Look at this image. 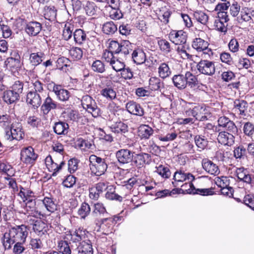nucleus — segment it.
I'll return each instance as SVG.
<instances>
[{
    "instance_id": "4",
    "label": "nucleus",
    "mask_w": 254,
    "mask_h": 254,
    "mask_svg": "<svg viewBox=\"0 0 254 254\" xmlns=\"http://www.w3.org/2000/svg\"><path fill=\"white\" fill-rule=\"evenodd\" d=\"M89 160L91 174L99 177L105 174L108 168V164L105 158L92 154L90 156Z\"/></svg>"
},
{
    "instance_id": "56",
    "label": "nucleus",
    "mask_w": 254,
    "mask_h": 254,
    "mask_svg": "<svg viewBox=\"0 0 254 254\" xmlns=\"http://www.w3.org/2000/svg\"><path fill=\"white\" fill-rule=\"evenodd\" d=\"M160 50L165 54L171 53L172 50L170 43L166 39H161L158 41Z\"/></svg>"
},
{
    "instance_id": "48",
    "label": "nucleus",
    "mask_w": 254,
    "mask_h": 254,
    "mask_svg": "<svg viewBox=\"0 0 254 254\" xmlns=\"http://www.w3.org/2000/svg\"><path fill=\"white\" fill-rule=\"evenodd\" d=\"M194 103L183 101L181 104V111L186 117L192 116Z\"/></svg>"
},
{
    "instance_id": "6",
    "label": "nucleus",
    "mask_w": 254,
    "mask_h": 254,
    "mask_svg": "<svg viewBox=\"0 0 254 254\" xmlns=\"http://www.w3.org/2000/svg\"><path fill=\"white\" fill-rule=\"evenodd\" d=\"M4 65L12 72H18L21 69L22 63L18 50L14 49L10 51L9 57L4 62Z\"/></svg>"
},
{
    "instance_id": "35",
    "label": "nucleus",
    "mask_w": 254,
    "mask_h": 254,
    "mask_svg": "<svg viewBox=\"0 0 254 254\" xmlns=\"http://www.w3.org/2000/svg\"><path fill=\"white\" fill-rule=\"evenodd\" d=\"M138 135L142 139H148L154 133V130L149 125L142 124L138 128Z\"/></svg>"
},
{
    "instance_id": "12",
    "label": "nucleus",
    "mask_w": 254,
    "mask_h": 254,
    "mask_svg": "<svg viewBox=\"0 0 254 254\" xmlns=\"http://www.w3.org/2000/svg\"><path fill=\"white\" fill-rule=\"evenodd\" d=\"M169 40L176 45H183L186 43L187 33L183 30H171L168 34Z\"/></svg>"
},
{
    "instance_id": "64",
    "label": "nucleus",
    "mask_w": 254,
    "mask_h": 254,
    "mask_svg": "<svg viewBox=\"0 0 254 254\" xmlns=\"http://www.w3.org/2000/svg\"><path fill=\"white\" fill-rule=\"evenodd\" d=\"M26 242H15L11 249L13 254H22L26 250Z\"/></svg>"
},
{
    "instance_id": "58",
    "label": "nucleus",
    "mask_w": 254,
    "mask_h": 254,
    "mask_svg": "<svg viewBox=\"0 0 254 254\" xmlns=\"http://www.w3.org/2000/svg\"><path fill=\"white\" fill-rule=\"evenodd\" d=\"M243 131L245 135L253 138L254 136V123L251 122L244 123Z\"/></svg>"
},
{
    "instance_id": "40",
    "label": "nucleus",
    "mask_w": 254,
    "mask_h": 254,
    "mask_svg": "<svg viewBox=\"0 0 254 254\" xmlns=\"http://www.w3.org/2000/svg\"><path fill=\"white\" fill-rule=\"evenodd\" d=\"M106 190L105 196L107 199L122 201L123 197L116 192V188L113 185L107 186Z\"/></svg>"
},
{
    "instance_id": "9",
    "label": "nucleus",
    "mask_w": 254,
    "mask_h": 254,
    "mask_svg": "<svg viewBox=\"0 0 254 254\" xmlns=\"http://www.w3.org/2000/svg\"><path fill=\"white\" fill-rule=\"evenodd\" d=\"M198 72L202 74L212 76L216 72L215 62L207 60L201 59L196 64Z\"/></svg>"
},
{
    "instance_id": "14",
    "label": "nucleus",
    "mask_w": 254,
    "mask_h": 254,
    "mask_svg": "<svg viewBox=\"0 0 254 254\" xmlns=\"http://www.w3.org/2000/svg\"><path fill=\"white\" fill-rule=\"evenodd\" d=\"M234 175L239 182L252 186L254 175L250 174L248 169L244 167H237L235 169Z\"/></svg>"
},
{
    "instance_id": "27",
    "label": "nucleus",
    "mask_w": 254,
    "mask_h": 254,
    "mask_svg": "<svg viewBox=\"0 0 254 254\" xmlns=\"http://www.w3.org/2000/svg\"><path fill=\"white\" fill-rule=\"evenodd\" d=\"M26 102L28 105H30L32 109L36 110L41 105L42 98L39 93L29 91L26 95Z\"/></svg>"
},
{
    "instance_id": "31",
    "label": "nucleus",
    "mask_w": 254,
    "mask_h": 254,
    "mask_svg": "<svg viewBox=\"0 0 254 254\" xmlns=\"http://www.w3.org/2000/svg\"><path fill=\"white\" fill-rule=\"evenodd\" d=\"M201 164L203 169L210 175L217 176L219 174L218 166L208 158L203 159Z\"/></svg>"
},
{
    "instance_id": "2",
    "label": "nucleus",
    "mask_w": 254,
    "mask_h": 254,
    "mask_svg": "<svg viewBox=\"0 0 254 254\" xmlns=\"http://www.w3.org/2000/svg\"><path fill=\"white\" fill-rule=\"evenodd\" d=\"M24 197L21 198L25 202V209L28 215H33L34 212L38 214L40 218H46L47 215L44 212L42 205L37 201L35 193L31 190H28Z\"/></svg>"
},
{
    "instance_id": "36",
    "label": "nucleus",
    "mask_w": 254,
    "mask_h": 254,
    "mask_svg": "<svg viewBox=\"0 0 254 254\" xmlns=\"http://www.w3.org/2000/svg\"><path fill=\"white\" fill-rule=\"evenodd\" d=\"M158 74L159 77L162 79H165L170 76L172 70L168 62H163L159 64L158 67Z\"/></svg>"
},
{
    "instance_id": "49",
    "label": "nucleus",
    "mask_w": 254,
    "mask_h": 254,
    "mask_svg": "<svg viewBox=\"0 0 254 254\" xmlns=\"http://www.w3.org/2000/svg\"><path fill=\"white\" fill-rule=\"evenodd\" d=\"M75 43L78 45H82L87 39V35L84 31L81 29L75 30L73 33Z\"/></svg>"
},
{
    "instance_id": "51",
    "label": "nucleus",
    "mask_w": 254,
    "mask_h": 254,
    "mask_svg": "<svg viewBox=\"0 0 254 254\" xmlns=\"http://www.w3.org/2000/svg\"><path fill=\"white\" fill-rule=\"evenodd\" d=\"M155 169V172L162 178L167 179L171 177V172L168 166L160 164L158 166H156Z\"/></svg>"
},
{
    "instance_id": "8",
    "label": "nucleus",
    "mask_w": 254,
    "mask_h": 254,
    "mask_svg": "<svg viewBox=\"0 0 254 254\" xmlns=\"http://www.w3.org/2000/svg\"><path fill=\"white\" fill-rule=\"evenodd\" d=\"M48 89L54 93L57 99L61 102L67 101L71 95L70 92L64 88L63 85L51 81L47 84Z\"/></svg>"
},
{
    "instance_id": "52",
    "label": "nucleus",
    "mask_w": 254,
    "mask_h": 254,
    "mask_svg": "<svg viewBox=\"0 0 254 254\" xmlns=\"http://www.w3.org/2000/svg\"><path fill=\"white\" fill-rule=\"evenodd\" d=\"M74 29L73 24L70 22L65 23L63 30L62 36L63 39L66 41L70 39L73 35Z\"/></svg>"
},
{
    "instance_id": "16",
    "label": "nucleus",
    "mask_w": 254,
    "mask_h": 254,
    "mask_svg": "<svg viewBox=\"0 0 254 254\" xmlns=\"http://www.w3.org/2000/svg\"><path fill=\"white\" fill-rule=\"evenodd\" d=\"M195 179L194 176L190 173H186L182 169L177 170L174 174L172 185L176 188L185 181H193Z\"/></svg>"
},
{
    "instance_id": "60",
    "label": "nucleus",
    "mask_w": 254,
    "mask_h": 254,
    "mask_svg": "<svg viewBox=\"0 0 254 254\" xmlns=\"http://www.w3.org/2000/svg\"><path fill=\"white\" fill-rule=\"evenodd\" d=\"M84 9L87 15L93 16L96 14L98 7L94 2L88 1L84 5Z\"/></svg>"
},
{
    "instance_id": "11",
    "label": "nucleus",
    "mask_w": 254,
    "mask_h": 254,
    "mask_svg": "<svg viewBox=\"0 0 254 254\" xmlns=\"http://www.w3.org/2000/svg\"><path fill=\"white\" fill-rule=\"evenodd\" d=\"M39 203L43 206L44 212L48 215L54 212L57 209V203L53 196L49 193L48 196H44L43 199H39Z\"/></svg>"
},
{
    "instance_id": "28",
    "label": "nucleus",
    "mask_w": 254,
    "mask_h": 254,
    "mask_svg": "<svg viewBox=\"0 0 254 254\" xmlns=\"http://www.w3.org/2000/svg\"><path fill=\"white\" fill-rule=\"evenodd\" d=\"M217 127H222L229 132H236L237 127L235 123L225 116L220 117L217 120Z\"/></svg>"
},
{
    "instance_id": "33",
    "label": "nucleus",
    "mask_w": 254,
    "mask_h": 254,
    "mask_svg": "<svg viewBox=\"0 0 254 254\" xmlns=\"http://www.w3.org/2000/svg\"><path fill=\"white\" fill-rule=\"evenodd\" d=\"M33 229L37 235L41 237L48 233V226L43 221L36 220L33 224Z\"/></svg>"
},
{
    "instance_id": "22",
    "label": "nucleus",
    "mask_w": 254,
    "mask_h": 254,
    "mask_svg": "<svg viewBox=\"0 0 254 254\" xmlns=\"http://www.w3.org/2000/svg\"><path fill=\"white\" fill-rule=\"evenodd\" d=\"M217 140L218 143L224 146H231L235 143V137L233 134L235 132H229L227 130L218 132Z\"/></svg>"
},
{
    "instance_id": "41",
    "label": "nucleus",
    "mask_w": 254,
    "mask_h": 254,
    "mask_svg": "<svg viewBox=\"0 0 254 254\" xmlns=\"http://www.w3.org/2000/svg\"><path fill=\"white\" fill-rule=\"evenodd\" d=\"M2 98L4 102L10 105L19 100L20 96L9 89L3 92Z\"/></svg>"
},
{
    "instance_id": "21",
    "label": "nucleus",
    "mask_w": 254,
    "mask_h": 254,
    "mask_svg": "<svg viewBox=\"0 0 254 254\" xmlns=\"http://www.w3.org/2000/svg\"><path fill=\"white\" fill-rule=\"evenodd\" d=\"M134 165L138 169H141L151 162V156L148 153L141 152L133 154L132 161Z\"/></svg>"
},
{
    "instance_id": "54",
    "label": "nucleus",
    "mask_w": 254,
    "mask_h": 254,
    "mask_svg": "<svg viewBox=\"0 0 254 254\" xmlns=\"http://www.w3.org/2000/svg\"><path fill=\"white\" fill-rule=\"evenodd\" d=\"M193 16L195 19L201 24L205 25L208 22V15L202 10H196L193 12Z\"/></svg>"
},
{
    "instance_id": "42",
    "label": "nucleus",
    "mask_w": 254,
    "mask_h": 254,
    "mask_svg": "<svg viewBox=\"0 0 254 254\" xmlns=\"http://www.w3.org/2000/svg\"><path fill=\"white\" fill-rule=\"evenodd\" d=\"M172 14V11L169 8L162 7L159 11V13L158 14V19L162 22L163 24L167 25L170 22V18Z\"/></svg>"
},
{
    "instance_id": "55",
    "label": "nucleus",
    "mask_w": 254,
    "mask_h": 254,
    "mask_svg": "<svg viewBox=\"0 0 254 254\" xmlns=\"http://www.w3.org/2000/svg\"><path fill=\"white\" fill-rule=\"evenodd\" d=\"M69 54L74 61H79L83 57V50L79 47H72L69 50Z\"/></svg>"
},
{
    "instance_id": "37",
    "label": "nucleus",
    "mask_w": 254,
    "mask_h": 254,
    "mask_svg": "<svg viewBox=\"0 0 254 254\" xmlns=\"http://www.w3.org/2000/svg\"><path fill=\"white\" fill-rule=\"evenodd\" d=\"M44 17L50 21L56 20L57 15V9L55 6L46 5L43 11Z\"/></svg>"
},
{
    "instance_id": "19",
    "label": "nucleus",
    "mask_w": 254,
    "mask_h": 254,
    "mask_svg": "<svg viewBox=\"0 0 254 254\" xmlns=\"http://www.w3.org/2000/svg\"><path fill=\"white\" fill-rule=\"evenodd\" d=\"M45 161L48 171L52 173V176L54 177L56 176L63 167L65 165L64 161H61L59 164L55 162L50 155L45 158Z\"/></svg>"
},
{
    "instance_id": "63",
    "label": "nucleus",
    "mask_w": 254,
    "mask_h": 254,
    "mask_svg": "<svg viewBox=\"0 0 254 254\" xmlns=\"http://www.w3.org/2000/svg\"><path fill=\"white\" fill-rule=\"evenodd\" d=\"M91 68L94 72L100 73H102L106 71L104 63L99 60H96L93 62Z\"/></svg>"
},
{
    "instance_id": "43",
    "label": "nucleus",
    "mask_w": 254,
    "mask_h": 254,
    "mask_svg": "<svg viewBox=\"0 0 254 254\" xmlns=\"http://www.w3.org/2000/svg\"><path fill=\"white\" fill-rule=\"evenodd\" d=\"M159 77L153 76L149 80V87L152 91H159L164 87V83Z\"/></svg>"
},
{
    "instance_id": "50",
    "label": "nucleus",
    "mask_w": 254,
    "mask_h": 254,
    "mask_svg": "<svg viewBox=\"0 0 254 254\" xmlns=\"http://www.w3.org/2000/svg\"><path fill=\"white\" fill-rule=\"evenodd\" d=\"M248 108V103L244 100L236 99L234 102V109L239 111V115H246Z\"/></svg>"
},
{
    "instance_id": "25",
    "label": "nucleus",
    "mask_w": 254,
    "mask_h": 254,
    "mask_svg": "<svg viewBox=\"0 0 254 254\" xmlns=\"http://www.w3.org/2000/svg\"><path fill=\"white\" fill-rule=\"evenodd\" d=\"M186 78L187 83V86H188L191 89H195L196 88L204 90L206 88V85L199 83L197 75L193 74L190 71H187L186 72Z\"/></svg>"
},
{
    "instance_id": "53",
    "label": "nucleus",
    "mask_w": 254,
    "mask_h": 254,
    "mask_svg": "<svg viewBox=\"0 0 254 254\" xmlns=\"http://www.w3.org/2000/svg\"><path fill=\"white\" fill-rule=\"evenodd\" d=\"M117 30V26L113 21L106 22L102 26L103 32L107 35H113Z\"/></svg>"
},
{
    "instance_id": "13",
    "label": "nucleus",
    "mask_w": 254,
    "mask_h": 254,
    "mask_svg": "<svg viewBox=\"0 0 254 254\" xmlns=\"http://www.w3.org/2000/svg\"><path fill=\"white\" fill-rule=\"evenodd\" d=\"M68 232L72 233L74 232V230H68L65 232L63 239L58 242L57 248L59 254H72L71 248L70 247V244L72 243L70 239H66V237L70 239V237L67 235Z\"/></svg>"
},
{
    "instance_id": "24",
    "label": "nucleus",
    "mask_w": 254,
    "mask_h": 254,
    "mask_svg": "<svg viewBox=\"0 0 254 254\" xmlns=\"http://www.w3.org/2000/svg\"><path fill=\"white\" fill-rule=\"evenodd\" d=\"M58 105L57 102L54 100L48 93L41 106V112L44 115H47L52 110L57 109Z\"/></svg>"
},
{
    "instance_id": "61",
    "label": "nucleus",
    "mask_w": 254,
    "mask_h": 254,
    "mask_svg": "<svg viewBox=\"0 0 254 254\" xmlns=\"http://www.w3.org/2000/svg\"><path fill=\"white\" fill-rule=\"evenodd\" d=\"M220 18H215L213 22V27L216 30L225 34L228 30L227 25L225 26L224 22L221 21Z\"/></svg>"
},
{
    "instance_id": "45",
    "label": "nucleus",
    "mask_w": 254,
    "mask_h": 254,
    "mask_svg": "<svg viewBox=\"0 0 254 254\" xmlns=\"http://www.w3.org/2000/svg\"><path fill=\"white\" fill-rule=\"evenodd\" d=\"M67 117L68 120L73 121L85 124L87 122V119L85 116L80 115L76 110H71L67 114Z\"/></svg>"
},
{
    "instance_id": "59",
    "label": "nucleus",
    "mask_w": 254,
    "mask_h": 254,
    "mask_svg": "<svg viewBox=\"0 0 254 254\" xmlns=\"http://www.w3.org/2000/svg\"><path fill=\"white\" fill-rule=\"evenodd\" d=\"M195 145L200 150H204L208 145L207 138L201 135H196L194 138Z\"/></svg>"
},
{
    "instance_id": "23",
    "label": "nucleus",
    "mask_w": 254,
    "mask_h": 254,
    "mask_svg": "<svg viewBox=\"0 0 254 254\" xmlns=\"http://www.w3.org/2000/svg\"><path fill=\"white\" fill-rule=\"evenodd\" d=\"M239 23H254V9L247 6L242 7L240 15L237 17Z\"/></svg>"
},
{
    "instance_id": "10",
    "label": "nucleus",
    "mask_w": 254,
    "mask_h": 254,
    "mask_svg": "<svg viewBox=\"0 0 254 254\" xmlns=\"http://www.w3.org/2000/svg\"><path fill=\"white\" fill-rule=\"evenodd\" d=\"M24 132L21 126L15 127L13 124L11 125L9 129L5 130L4 137L6 140L11 141L13 140L20 141L24 138Z\"/></svg>"
},
{
    "instance_id": "17",
    "label": "nucleus",
    "mask_w": 254,
    "mask_h": 254,
    "mask_svg": "<svg viewBox=\"0 0 254 254\" xmlns=\"http://www.w3.org/2000/svg\"><path fill=\"white\" fill-rule=\"evenodd\" d=\"M209 45L207 41L200 38H194L191 43L192 48L197 52H202L203 54H207L210 56L213 55V52L211 49L208 48Z\"/></svg>"
},
{
    "instance_id": "20",
    "label": "nucleus",
    "mask_w": 254,
    "mask_h": 254,
    "mask_svg": "<svg viewBox=\"0 0 254 254\" xmlns=\"http://www.w3.org/2000/svg\"><path fill=\"white\" fill-rule=\"evenodd\" d=\"M107 188V183L100 182L96 184L92 187L89 188V197L94 200H97L100 195L102 194L104 191Z\"/></svg>"
},
{
    "instance_id": "5",
    "label": "nucleus",
    "mask_w": 254,
    "mask_h": 254,
    "mask_svg": "<svg viewBox=\"0 0 254 254\" xmlns=\"http://www.w3.org/2000/svg\"><path fill=\"white\" fill-rule=\"evenodd\" d=\"M122 217L119 215L101 218L96 225L98 227V231L104 235H108L111 233L114 226L122 220Z\"/></svg>"
},
{
    "instance_id": "47",
    "label": "nucleus",
    "mask_w": 254,
    "mask_h": 254,
    "mask_svg": "<svg viewBox=\"0 0 254 254\" xmlns=\"http://www.w3.org/2000/svg\"><path fill=\"white\" fill-rule=\"evenodd\" d=\"M119 54L126 57L132 51V45L128 40H122L120 42Z\"/></svg>"
},
{
    "instance_id": "38",
    "label": "nucleus",
    "mask_w": 254,
    "mask_h": 254,
    "mask_svg": "<svg viewBox=\"0 0 254 254\" xmlns=\"http://www.w3.org/2000/svg\"><path fill=\"white\" fill-rule=\"evenodd\" d=\"M172 80L174 86L178 89L183 90L187 87L186 74L185 75L182 74L174 75Z\"/></svg>"
},
{
    "instance_id": "34",
    "label": "nucleus",
    "mask_w": 254,
    "mask_h": 254,
    "mask_svg": "<svg viewBox=\"0 0 254 254\" xmlns=\"http://www.w3.org/2000/svg\"><path fill=\"white\" fill-rule=\"evenodd\" d=\"M54 132L58 135H66L68 132L69 125L64 121L56 122L53 126Z\"/></svg>"
},
{
    "instance_id": "3",
    "label": "nucleus",
    "mask_w": 254,
    "mask_h": 254,
    "mask_svg": "<svg viewBox=\"0 0 254 254\" xmlns=\"http://www.w3.org/2000/svg\"><path fill=\"white\" fill-rule=\"evenodd\" d=\"M102 79L101 83L98 86L100 88V95L105 98L107 101H111L109 104V108L110 109H119L120 106H117L113 102L117 98V93L115 89L112 86V83L111 80L107 79V77L103 76L100 77Z\"/></svg>"
},
{
    "instance_id": "30",
    "label": "nucleus",
    "mask_w": 254,
    "mask_h": 254,
    "mask_svg": "<svg viewBox=\"0 0 254 254\" xmlns=\"http://www.w3.org/2000/svg\"><path fill=\"white\" fill-rule=\"evenodd\" d=\"M192 117L196 120L204 121L207 120L206 116V108L204 105L194 103Z\"/></svg>"
},
{
    "instance_id": "46",
    "label": "nucleus",
    "mask_w": 254,
    "mask_h": 254,
    "mask_svg": "<svg viewBox=\"0 0 254 254\" xmlns=\"http://www.w3.org/2000/svg\"><path fill=\"white\" fill-rule=\"evenodd\" d=\"M91 213V207L86 202L81 203L77 211V214L80 219L85 220Z\"/></svg>"
},
{
    "instance_id": "7",
    "label": "nucleus",
    "mask_w": 254,
    "mask_h": 254,
    "mask_svg": "<svg viewBox=\"0 0 254 254\" xmlns=\"http://www.w3.org/2000/svg\"><path fill=\"white\" fill-rule=\"evenodd\" d=\"M20 160L26 165H34L38 157V154L36 153L34 149L31 146L24 147L20 151Z\"/></svg>"
},
{
    "instance_id": "18",
    "label": "nucleus",
    "mask_w": 254,
    "mask_h": 254,
    "mask_svg": "<svg viewBox=\"0 0 254 254\" xmlns=\"http://www.w3.org/2000/svg\"><path fill=\"white\" fill-rule=\"evenodd\" d=\"M109 128L111 131L116 134H121L120 141L127 138L125 134L128 132V127L127 124L118 121L112 124Z\"/></svg>"
},
{
    "instance_id": "1",
    "label": "nucleus",
    "mask_w": 254,
    "mask_h": 254,
    "mask_svg": "<svg viewBox=\"0 0 254 254\" xmlns=\"http://www.w3.org/2000/svg\"><path fill=\"white\" fill-rule=\"evenodd\" d=\"M29 227L25 224L10 226L1 238V242L5 251L10 250L15 242H26Z\"/></svg>"
},
{
    "instance_id": "44",
    "label": "nucleus",
    "mask_w": 254,
    "mask_h": 254,
    "mask_svg": "<svg viewBox=\"0 0 254 254\" xmlns=\"http://www.w3.org/2000/svg\"><path fill=\"white\" fill-rule=\"evenodd\" d=\"M244 192L245 190H242L243 194H244ZM234 198L238 202H243L246 205L254 210V196L253 195L248 194L245 196H242L241 197H235Z\"/></svg>"
},
{
    "instance_id": "26",
    "label": "nucleus",
    "mask_w": 254,
    "mask_h": 254,
    "mask_svg": "<svg viewBox=\"0 0 254 254\" xmlns=\"http://www.w3.org/2000/svg\"><path fill=\"white\" fill-rule=\"evenodd\" d=\"M127 111L131 115L142 117L145 114V111L142 106L134 101H129L126 105Z\"/></svg>"
},
{
    "instance_id": "15",
    "label": "nucleus",
    "mask_w": 254,
    "mask_h": 254,
    "mask_svg": "<svg viewBox=\"0 0 254 254\" xmlns=\"http://www.w3.org/2000/svg\"><path fill=\"white\" fill-rule=\"evenodd\" d=\"M134 152L127 149L122 148L115 153V157L120 164L125 165L132 162Z\"/></svg>"
},
{
    "instance_id": "57",
    "label": "nucleus",
    "mask_w": 254,
    "mask_h": 254,
    "mask_svg": "<svg viewBox=\"0 0 254 254\" xmlns=\"http://www.w3.org/2000/svg\"><path fill=\"white\" fill-rule=\"evenodd\" d=\"M91 103L87 106L84 109L90 113L94 117H97L100 115V109L98 107L95 101L93 99L91 101Z\"/></svg>"
},
{
    "instance_id": "62",
    "label": "nucleus",
    "mask_w": 254,
    "mask_h": 254,
    "mask_svg": "<svg viewBox=\"0 0 254 254\" xmlns=\"http://www.w3.org/2000/svg\"><path fill=\"white\" fill-rule=\"evenodd\" d=\"M248 150L243 145H240L235 148L234 150V156L236 159H244L247 157Z\"/></svg>"
},
{
    "instance_id": "32",
    "label": "nucleus",
    "mask_w": 254,
    "mask_h": 254,
    "mask_svg": "<svg viewBox=\"0 0 254 254\" xmlns=\"http://www.w3.org/2000/svg\"><path fill=\"white\" fill-rule=\"evenodd\" d=\"M42 24L37 21H30L26 24L25 30L30 36H37L42 30Z\"/></svg>"
},
{
    "instance_id": "29",
    "label": "nucleus",
    "mask_w": 254,
    "mask_h": 254,
    "mask_svg": "<svg viewBox=\"0 0 254 254\" xmlns=\"http://www.w3.org/2000/svg\"><path fill=\"white\" fill-rule=\"evenodd\" d=\"M131 59L136 65H141L145 63L146 60V53L142 48L137 47L132 50Z\"/></svg>"
},
{
    "instance_id": "39",
    "label": "nucleus",
    "mask_w": 254,
    "mask_h": 254,
    "mask_svg": "<svg viewBox=\"0 0 254 254\" xmlns=\"http://www.w3.org/2000/svg\"><path fill=\"white\" fill-rule=\"evenodd\" d=\"M45 57V54L42 51H39L36 53H32L29 56V62L32 65L36 67L41 63Z\"/></svg>"
}]
</instances>
